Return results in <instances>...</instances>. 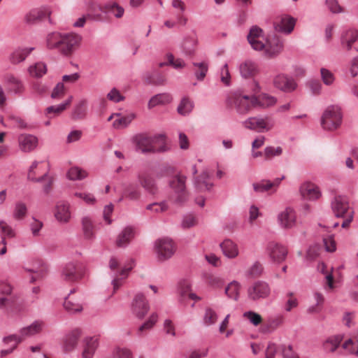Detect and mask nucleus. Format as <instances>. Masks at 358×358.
Segmentation results:
<instances>
[{
	"label": "nucleus",
	"instance_id": "obj_56",
	"mask_svg": "<svg viewBox=\"0 0 358 358\" xmlns=\"http://www.w3.org/2000/svg\"><path fill=\"white\" fill-rule=\"evenodd\" d=\"M217 320L216 312L211 308H206L203 315V322L206 325L210 326L214 324Z\"/></svg>",
	"mask_w": 358,
	"mask_h": 358
},
{
	"label": "nucleus",
	"instance_id": "obj_24",
	"mask_svg": "<svg viewBox=\"0 0 358 358\" xmlns=\"http://www.w3.org/2000/svg\"><path fill=\"white\" fill-rule=\"evenodd\" d=\"M300 193L305 199L314 201L321 196V192L319 187L314 183L306 182L301 185Z\"/></svg>",
	"mask_w": 358,
	"mask_h": 358
},
{
	"label": "nucleus",
	"instance_id": "obj_18",
	"mask_svg": "<svg viewBox=\"0 0 358 358\" xmlns=\"http://www.w3.org/2000/svg\"><path fill=\"white\" fill-rule=\"evenodd\" d=\"M270 292L271 289L268 285L262 281L255 282L248 289V296L252 300L266 298Z\"/></svg>",
	"mask_w": 358,
	"mask_h": 358
},
{
	"label": "nucleus",
	"instance_id": "obj_8",
	"mask_svg": "<svg viewBox=\"0 0 358 358\" xmlns=\"http://www.w3.org/2000/svg\"><path fill=\"white\" fill-rule=\"evenodd\" d=\"M48 164L44 162L34 161L28 171V179L41 182L48 178Z\"/></svg>",
	"mask_w": 358,
	"mask_h": 358
},
{
	"label": "nucleus",
	"instance_id": "obj_15",
	"mask_svg": "<svg viewBox=\"0 0 358 358\" xmlns=\"http://www.w3.org/2000/svg\"><path fill=\"white\" fill-rule=\"evenodd\" d=\"M273 85L278 90L289 93L294 91L297 84L294 79L285 74H279L273 79Z\"/></svg>",
	"mask_w": 358,
	"mask_h": 358
},
{
	"label": "nucleus",
	"instance_id": "obj_12",
	"mask_svg": "<svg viewBox=\"0 0 358 358\" xmlns=\"http://www.w3.org/2000/svg\"><path fill=\"white\" fill-rule=\"evenodd\" d=\"M331 209L338 217H345V215L353 213L350 209L348 199L343 196H336L331 201Z\"/></svg>",
	"mask_w": 358,
	"mask_h": 358
},
{
	"label": "nucleus",
	"instance_id": "obj_34",
	"mask_svg": "<svg viewBox=\"0 0 358 358\" xmlns=\"http://www.w3.org/2000/svg\"><path fill=\"white\" fill-rule=\"evenodd\" d=\"M295 19L289 16L282 17L279 22H275L274 27L277 31L289 34L294 29Z\"/></svg>",
	"mask_w": 358,
	"mask_h": 358
},
{
	"label": "nucleus",
	"instance_id": "obj_13",
	"mask_svg": "<svg viewBox=\"0 0 358 358\" xmlns=\"http://www.w3.org/2000/svg\"><path fill=\"white\" fill-rule=\"evenodd\" d=\"M266 251L270 259L276 263L285 261L287 255L286 247L275 242H270L267 245Z\"/></svg>",
	"mask_w": 358,
	"mask_h": 358
},
{
	"label": "nucleus",
	"instance_id": "obj_42",
	"mask_svg": "<svg viewBox=\"0 0 358 358\" xmlns=\"http://www.w3.org/2000/svg\"><path fill=\"white\" fill-rule=\"evenodd\" d=\"M141 191L140 189L134 185H129L127 187L122 196L120 197L118 202L122 201L124 199H128L132 201H137L141 197Z\"/></svg>",
	"mask_w": 358,
	"mask_h": 358
},
{
	"label": "nucleus",
	"instance_id": "obj_10",
	"mask_svg": "<svg viewBox=\"0 0 358 358\" xmlns=\"http://www.w3.org/2000/svg\"><path fill=\"white\" fill-rule=\"evenodd\" d=\"M16 299L12 293L11 286L6 282H0V309L8 310L15 303Z\"/></svg>",
	"mask_w": 358,
	"mask_h": 358
},
{
	"label": "nucleus",
	"instance_id": "obj_39",
	"mask_svg": "<svg viewBox=\"0 0 358 358\" xmlns=\"http://www.w3.org/2000/svg\"><path fill=\"white\" fill-rule=\"evenodd\" d=\"M196 188L199 191L209 190L213 186L209 179V173L205 170L195 179Z\"/></svg>",
	"mask_w": 358,
	"mask_h": 358
},
{
	"label": "nucleus",
	"instance_id": "obj_19",
	"mask_svg": "<svg viewBox=\"0 0 358 358\" xmlns=\"http://www.w3.org/2000/svg\"><path fill=\"white\" fill-rule=\"evenodd\" d=\"M131 308L136 317L143 318L149 310V305L145 296L142 294H137L133 300Z\"/></svg>",
	"mask_w": 358,
	"mask_h": 358
},
{
	"label": "nucleus",
	"instance_id": "obj_29",
	"mask_svg": "<svg viewBox=\"0 0 358 358\" xmlns=\"http://www.w3.org/2000/svg\"><path fill=\"white\" fill-rule=\"evenodd\" d=\"M64 308L69 313H76L83 310V303L80 298L73 295V291L69 294L64 302Z\"/></svg>",
	"mask_w": 358,
	"mask_h": 358
},
{
	"label": "nucleus",
	"instance_id": "obj_63",
	"mask_svg": "<svg viewBox=\"0 0 358 358\" xmlns=\"http://www.w3.org/2000/svg\"><path fill=\"white\" fill-rule=\"evenodd\" d=\"M74 196L79 198L84 201L88 205H93L96 203V200L94 196L89 192H79L74 193Z\"/></svg>",
	"mask_w": 358,
	"mask_h": 358
},
{
	"label": "nucleus",
	"instance_id": "obj_48",
	"mask_svg": "<svg viewBox=\"0 0 358 358\" xmlns=\"http://www.w3.org/2000/svg\"><path fill=\"white\" fill-rule=\"evenodd\" d=\"M193 66H194V75L196 78L202 80L206 77V75L208 72V64L205 62H194Z\"/></svg>",
	"mask_w": 358,
	"mask_h": 358
},
{
	"label": "nucleus",
	"instance_id": "obj_33",
	"mask_svg": "<svg viewBox=\"0 0 358 358\" xmlns=\"http://www.w3.org/2000/svg\"><path fill=\"white\" fill-rule=\"evenodd\" d=\"M178 293L181 299L189 298L192 300L198 301L201 298L193 293L191 289V283L187 280H182L178 284Z\"/></svg>",
	"mask_w": 358,
	"mask_h": 358
},
{
	"label": "nucleus",
	"instance_id": "obj_61",
	"mask_svg": "<svg viewBox=\"0 0 358 358\" xmlns=\"http://www.w3.org/2000/svg\"><path fill=\"white\" fill-rule=\"evenodd\" d=\"M254 191L256 192H264L272 189L271 181L262 180L259 182L253 183Z\"/></svg>",
	"mask_w": 358,
	"mask_h": 358
},
{
	"label": "nucleus",
	"instance_id": "obj_53",
	"mask_svg": "<svg viewBox=\"0 0 358 358\" xmlns=\"http://www.w3.org/2000/svg\"><path fill=\"white\" fill-rule=\"evenodd\" d=\"M8 83L10 85V90L15 93H20L23 90V85L22 82L15 76L10 75L6 78Z\"/></svg>",
	"mask_w": 358,
	"mask_h": 358
},
{
	"label": "nucleus",
	"instance_id": "obj_50",
	"mask_svg": "<svg viewBox=\"0 0 358 358\" xmlns=\"http://www.w3.org/2000/svg\"><path fill=\"white\" fill-rule=\"evenodd\" d=\"M145 80L147 83L154 85H164L166 83V78L158 73H155L152 75L146 73Z\"/></svg>",
	"mask_w": 358,
	"mask_h": 358
},
{
	"label": "nucleus",
	"instance_id": "obj_26",
	"mask_svg": "<svg viewBox=\"0 0 358 358\" xmlns=\"http://www.w3.org/2000/svg\"><path fill=\"white\" fill-rule=\"evenodd\" d=\"M51 11L49 8H43V9H34L26 14L24 20L28 24H33L38 20L43 19L45 16H48V21L52 23L50 18Z\"/></svg>",
	"mask_w": 358,
	"mask_h": 358
},
{
	"label": "nucleus",
	"instance_id": "obj_46",
	"mask_svg": "<svg viewBox=\"0 0 358 358\" xmlns=\"http://www.w3.org/2000/svg\"><path fill=\"white\" fill-rule=\"evenodd\" d=\"M29 73L34 78H41L47 72V66L43 62H37L29 67Z\"/></svg>",
	"mask_w": 358,
	"mask_h": 358
},
{
	"label": "nucleus",
	"instance_id": "obj_36",
	"mask_svg": "<svg viewBox=\"0 0 358 358\" xmlns=\"http://www.w3.org/2000/svg\"><path fill=\"white\" fill-rule=\"evenodd\" d=\"M134 236L133 228L127 227L124 228L118 235L116 240V245L120 248L127 246Z\"/></svg>",
	"mask_w": 358,
	"mask_h": 358
},
{
	"label": "nucleus",
	"instance_id": "obj_27",
	"mask_svg": "<svg viewBox=\"0 0 358 358\" xmlns=\"http://www.w3.org/2000/svg\"><path fill=\"white\" fill-rule=\"evenodd\" d=\"M262 34V29L257 26H253L250 30L248 35V41L251 45L252 48L255 50H263L265 45L258 38L261 36Z\"/></svg>",
	"mask_w": 358,
	"mask_h": 358
},
{
	"label": "nucleus",
	"instance_id": "obj_2",
	"mask_svg": "<svg viewBox=\"0 0 358 358\" xmlns=\"http://www.w3.org/2000/svg\"><path fill=\"white\" fill-rule=\"evenodd\" d=\"M132 141L136 149L143 154L164 152L169 150L166 136L162 134H138L133 137Z\"/></svg>",
	"mask_w": 358,
	"mask_h": 358
},
{
	"label": "nucleus",
	"instance_id": "obj_58",
	"mask_svg": "<svg viewBox=\"0 0 358 358\" xmlns=\"http://www.w3.org/2000/svg\"><path fill=\"white\" fill-rule=\"evenodd\" d=\"M0 231L1 234V240L4 238H13L15 236V233L12 227L8 225L5 221H0Z\"/></svg>",
	"mask_w": 358,
	"mask_h": 358
},
{
	"label": "nucleus",
	"instance_id": "obj_23",
	"mask_svg": "<svg viewBox=\"0 0 358 358\" xmlns=\"http://www.w3.org/2000/svg\"><path fill=\"white\" fill-rule=\"evenodd\" d=\"M71 205L67 201H59L55 210V217L60 223H68L71 218Z\"/></svg>",
	"mask_w": 358,
	"mask_h": 358
},
{
	"label": "nucleus",
	"instance_id": "obj_52",
	"mask_svg": "<svg viewBox=\"0 0 358 358\" xmlns=\"http://www.w3.org/2000/svg\"><path fill=\"white\" fill-rule=\"evenodd\" d=\"M9 120H10V122L8 124H7L4 122V119L3 117L1 118V122L4 126L17 127L22 128V129L27 127V124L22 119H21L20 117H19L17 116H15L13 115H10Z\"/></svg>",
	"mask_w": 358,
	"mask_h": 358
},
{
	"label": "nucleus",
	"instance_id": "obj_4",
	"mask_svg": "<svg viewBox=\"0 0 358 358\" xmlns=\"http://www.w3.org/2000/svg\"><path fill=\"white\" fill-rule=\"evenodd\" d=\"M133 262L128 264L121 266L120 260L116 257H112L108 262V267L112 271H116L115 277L112 280L113 293H115L124 284L128 277L130 271L132 269Z\"/></svg>",
	"mask_w": 358,
	"mask_h": 358
},
{
	"label": "nucleus",
	"instance_id": "obj_37",
	"mask_svg": "<svg viewBox=\"0 0 358 358\" xmlns=\"http://www.w3.org/2000/svg\"><path fill=\"white\" fill-rule=\"evenodd\" d=\"M239 71L243 78L252 77L257 73V66L254 62L246 60L240 64Z\"/></svg>",
	"mask_w": 358,
	"mask_h": 358
},
{
	"label": "nucleus",
	"instance_id": "obj_7",
	"mask_svg": "<svg viewBox=\"0 0 358 358\" xmlns=\"http://www.w3.org/2000/svg\"><path fill=\"white\" fill-rule=\"evenodd\" d=\"M84 275V266L78 262H69L65 265L62 271V279L68 282L80 280Z\"/></svg>",
	"mask_w": 358,
	"mask_h": 358
},
{
	"label": "nucleus",
	"instance_id": "obj_44",
	"mask_svg": "<svg viewBox=\"0 0 358 358\" xmlns=\"http://www.w3.org/2000/svg\"><path fill=\"white\" fill-rule=\"evenodd\" d=\"M82 226L85 238H92L94 236V226L92 219L87 216L83 217Z\"/></svg>",
	"mask_w": 358,
	"mask_h": 358
},
{
	"label": "nucleus",
	"instance_id": "obj_38",
	"mask_svg": "<svg viewBox=\"0 0 358 358\" xmlns=\"http://www.w3.org/2000/svg\"><path fill=\"white\" fill-rule=\"evenodd\" d=\"M140 185L149 192L154 194L156 191L155 180L146 173H140L138 176Z\"/></svg>",
	"mask_w": 358,
	"mask_h": 358
},
{
	"label": "nucleus",
	"instance_id": "obj_54",
	"mask_svg": "<svg viewBox=\"0 0 358 358\" xmlns=\"http://www.w3.org/2000/svg\"><path fill=\"white\" fill-rule=\"evenodd\" d=\"M157 315L156 313H152L149 317L148 320L139 327L138 334L141 335L144 331L151 329L157 322Z\"/></svg>",
	"mask_w": 358,
	"mask_h": 358
},
{
	"label": "nucleus",
	"instance_id": "obj_47",
	"mask_svg": "<svg viewBox=\"0 0 358 358\" xmlns=\"http://www.w3.org/2000/svg\"><path fill=\"white\" fill-rule=\"evenodd\" d=\"M87 176L88 173L86 171L78 166L71 167L67 173V177L71 180H81Z\"/></svg>",
	"mask_w": 358,
	"mask_h": 358
},
{
	"label": "nucleus",
	"instance_id": "obj_25",
	"mask_svg": "<svg viewBox=\"0 0 358 358\" xmlns=\"http://www.w3.org/2000/svg\"><path fill=\"white\" fill-rule=\"evenodd\" d=\"M81 334V330L76 329L66 336L63 341V349L66 352H71L76 348Z\"/></svg>",
	"mask_w": 358,
	"mask_h": 358
},
{
	"label": "nucleus",
	"instance_id": "obj_21",
	"mask_svg": "<svg viewBox=\"0 0 358 358\" xmlns=\"http://www.w3.org/2000/svg\"><path fill=\"white\" fill-rule=\"evenodd\" d=\"M283 41L278 36H273L267 41L264 47V55L268 58L277 57L283 50Z\"/></svg>",
	"mask_w": 358,
	"mask_h": 358
},
{
	"label": "nucleus",
	"instance_id": "obj_31",
	"mask_svg": "<svg viewBox=\"0 0 358 358\" xmlns=\"http://www.w3.org/2000/svg\"><path fill=\"white\" fill-rule=\"evenodd\" d=\"M99 345V338L96 336L86 338L84 341L83 358H92Z\"/></svg>",
	"mask_w": 358,
	"mask_h": 358
},
{
	"label": "nucleus",
	"instance_id": "obj_28",
	"mask_svg": "<svg viewBox=\"0 0 358 358\" xmlns=\"http://www.w3.org/2000/svg\"><path fill=\"white\" fill-rule=\"evenodd\" d=\"M358 38V31L355 29H349L344 31L341 36V44L343 48L350 50L352 44Z\"/></svg>",
	"mask_w": 358,
	"mask_h": 358
},
{
	"label": "nucleus",
	"instance_id": "obj_59",
	"mask_svg": "<svg viewBox=\"0 0 358 358\" xmlns=\"http://www.w3.org/2000/svg\"><path fill=\"white\" fill-rule=\"evenodd\" d=\"M243 317L248 320L254 326H259L262 324L263 319L262 316L254 311H248L243 313Z\"/></svg>",
	"mask_w": 358,
	"mask_h": 358
},
{
	"label": "nucleus",
	"instance_id": "obj_5",
	"mask_svg": "<svg viewBox=\"0 0 358 358\" xmlns=\"http://www.w3.org/2000/svg\"><path fill=\"white\" fill-rule=\"evenodd\" d=\"M186 178L182 175L175 176L170 181L173 192L170 200L176 204H182L186 201L188 194L185 187Z\"/></svg>",
	"mask_w": 358,
	"mask_h": 358
},
{
	"label": "nucleus",
	"instance_id": "obj_51",
	"mask_svg": "<svg viewBox=\"0 0 358 358\" xmlns=\"http://www.w3.org/2000/svg\"><path fill=\"white\" fill-rule=\"evenodd\" d=\"M27 213V208L24 203L17 202L16 203L13 211V217L15 220H23Z\"/></svg>",
	"mask_w": 358,
	"mask_h": 358
},
{
	"label": "nucleus",
	"instance_id": "obj_14",
	"mask_svg": "<svg viewBox=\"0 0 358 358\" xmlns=\"http://www.w3.org/2000/svg\"><path fill=\"white\" fill-rule=\"evenodd\" d=\"M19 149L23 152H31L38 146V138L30 134H21L17 137Z\"/></svg>",
	"mask_w": 358,
	"mask_h": 358
},
{
	"label": "nucleus",
	"instance_id": "obj_30",
	"mask_svg": "<svg viewBox=\"0 0 358 358\" xmlns=\"http://www.w3.org/2000/svg\"><path fill=\"white\" fill-rule=\"evenodd\" d=\"M222 253L229 259H235L239 255L238 245L230 239H226L220 243Z\"/></svg>",
	"mask_w": 358,
	"mask_h": 358
},
{
	"label": "nucleus",
	"instance_id": "obj_49",
	"mask_svg": "<svg viewBox=\"0 0 358 358\" xmlns=\"http://www.w3.org/2000/svg\"><path fill=\"white\" fill-rule=\"evenodd\" d=\"M62 36L63 35L57 32L49 34L47 36V47L49 49H58L59 45H61V41H62Z\"/></svg>",
	"mask_w": 358,
	"mask_h": 358
},
{
	"label": "nucleus",
	"instance_id": "obj_20",
	"mask_svg": "<svg viewBox=\"0 0 358 358\" xmlns=\"http://www.w3.org/2000/svg\"><path fill=\"white\" fill-rule=\"evenodd\" d=\"M24 269L30 275L29 282L31 283L43 278L48 271L47 266L41 260L36 261L30 268H25Z\"/></svg>",
	"mask_w": 358,
	"mask_h": 358
},
{
	"label": "nucleus",
	"instance_id": "obj_17",
	"mask_svg": "<svg viewBox=\"0 0 358 358\" xmlns=\"http://www.w3.org/2000/svg\"><path fill=\"white\" fill-rule=\"evenodd\" d=\"M278 220L280 227L285 229L293 228L296 224V215L292 208H286L280 212L278 216Z\"/></svg>",
	"mask_w": 358,
	"mask_h": 358
},
{
	"label": "nucleus",
	"instance_id": "obj_41",
	"mask_svg": "<svg viewBox=\"0 0 358 358\" xmlns=\"http://www.w3.org/2000/svg\"><path fill=\"white\" fill-rule=\"evenodd\" d=\"M241 287L240 283L234 280L226 286L224 294L227 298L237 301L239 298Z\"/></svg>",
	"mask_w": 358,
	"mask_h": 358
},
{
	"label": "nucleus",
	"instance_id": "obj_32",
	"mask_svg": "<svg viewBox=\"0 0 358 358\" xmlns=\"http://www.w3.org/2000/svg\"><path fill=\"white\" fill-rule=\"evenodd\" d=\"M285 322V318L282 315H277L273 317L268 318L264 325L262 327V332L264 334H269L278 328L282 326Z\"/></svg>",
	"mask_w": 358,
	"mask_h": 358
},
{
	"label": "nucleus",
	"instance_id": "obj_3",
	"mask_svg": "<svg viewBox=\"0 0 358 358\" xmlns=\"http://www.w3.org/2000/svg\"><path fill=\"white\" fill-rule=\"evenodd\" d=\"M43 323L40 321H36L29 326L22 328L17 334H10L3 338V342L6 344L13 343L10 349H3L1 350V357H4L13 353L17 348V345L24 341L27 338L33 336L42 331Z\"/></svg>",
	"mask_w": 358,
	"mask_h": 358
},
{
	"label": "nucleus",
	"instance_id": "obj_57",
	"mask_svg": "<svg viewBox=\"0 0 358 358\" xmlns=\"http://www.w3.org/2000/svg\"><path fill=\"white\" fill-rule=\"evenodd\" d=\"M105 10L112 13L115 17L120 18L124 14V8L116 3H109L105 6Z\"/></svg>",
	"mask_w": 358,
	"mask_h": 358
},
{
	"label": "nucleus",
	"instance_id": "obj_64",
	"mask_svg": "<svg viewBox=\"0 0 358 358\" xmlns=\"http://www.w3.org/2000/svg\"><path fill=\"white\" fill-rule=\"evenodd\" d=\"M283 358H299L298 355L294 351L292 345H282L280 346Z\"/></svg>",
	"mask_w": 358,
	"mask_h": 358
},
{
	"label": "nucleus",
	"instance_id": "obj_43",
	"mask_svg": "<svg viewBox=\"0 0 358 358\" xmlns=\"http://www.w3.org/2000/svg\"><path fill=\"white\" fill-rule=\"evenodd\" d=\"M204 279L208 286L215 289H221L224 284V280L222 277L212 273L206 274Z\"/></svg>",
	"mask_w": 358,
	"mask_h": 358
},
{
	"label": "nucleus",
	"instance_id": "obj_16",
	"mask_svg": "<svg viewBox=\"0 0 358 358\" xmlns=\"http://www.w3.org/2000/svg\"><path fill=\"white\" fill-rule=\"evenodd\" d=\"M80 37L78 35L68 34L63 35L62 41L58 50L64 55L71 54L78 45Z\"/></svg>",
	"mask_w": 358,
	"mask_h": 358
},
{
	"label": "nucleus",
	"instance_id": "obj_62",
	"mask_svg": "<svg viewBox=\"0 0 358 358\" xmlns=\"http://www.w3.org/2000/svg\"><path fill=\"white\" fill-rule=\"evenodd\" d=\"M286 296L287 299L285 305V310L287 312H290L298 306V300L292 292L287 293Z\"/></svg>",
	"mask_w": 358,
	"mask_h": 358
},
{
	"label": "nucleus",
	"instance_id": "obj_55",
	"mask_svg": "<svg viewBox=\"0 0 358 358\" xmlns=\"http://www.w3.org/2000/svg\"><path fill=\"white\" fill-rule=\"evenodd\" d=\"M194 108L193 101L187 96H184L177 108V112H191Z\"/></svg>",
	"mask_w": 358,
	"mask_h": 358
},
{
	"label": "nucleus",
	"instance_id": "obj_35",
	"mask_svg": "<svg viewBox=\"0 0 358 358\" xmlns=\"http://www.w3.org/2000/svg\"><path fill=\"white\" fill-rule=\"evenodd\" d=\"M173 100L169 93H162L153 96L148 102V108L152 109L158 106H164L171 103Z\"/></svg>",
	"mask_w": 358,
	"mask_h": 358
},
{
	"label": "nucleus",
	"instance_id": "obj_60",
	"mask_svg": "<svg viewBox=\"0 0 358 358\" xmlns=\"http://www.w3.org/2000/svg\"><path fill=\"white\" fill-rule=\"evenodd\" d=\"M342 346L350 354L358 357V341H354L352 339H348L344 342Z\"/></svg>",
	"mask_w": 358,
	"mask_h": 358
},
{
	"label": "nucleus",
	"instance_id": "obj_45",
	"mask_svg": "<svg viewBox=\"0 0 358 358\" xmlns=\"http://www.w3.org/2000/svg\"><path fill=\"white\" fill-rule=\"evenodd\" d=\"M343 341V336L336 335L328 338L324 343V348L328 352H334Z\"/></svg>",
	"mask_w": 358,
	"mask_h": 358
},
{
	"label": "nucleus",
	"instance_id": "obj_40",
	"mask_svg": "<svg viewBox=\"0 0 358 358\" xmlns=\"http://www.w3.org/2000/svg\"><path fill=\"white\" fill-rule=\"evenodd\" d=\"M34 50V48H18L13 51L10 56V61L13 64H18L24 61L26 57Z\"/></svg>",
	"mask_w": 358,
	"mask_h": 358
},
{
	"label": "nucleus",
	"instance_id": "obj_22",
	"mask_svg": "<svg viewBox=\"0 0 358 358\" xmlns=\"http://www.w3.org/2000/svg\"><path fill=\"white\" fill-rule=\"evenodd\" d=\"M342 120L341 113H323L321 124L326 130H334L341 125Z\"/></svg>",
	"mask_w": 358,
	"mask_h": 358
},
{
	"label": "nucleus",
	"instance_id": "obj_1",
	"mask_svg": "<svg viewBox=\"0 0 358 358\" xmlns=\"http://www.w3.org/2000/svg\"><path fill=\"white\" fill-rule=\"evenodd\" d=\"M260 92L259 84L254 81L252 94H244L240 90L231 92L227 98V103L237 110H250L254 109H264L273 106L276 99L267 94H257Z\"/></svg>",
	"mask_w": 358,
	"mask_h": 358
},
{
	"label": "nucleus",
	"instance_id": "obj_9",
	"mask_svg": "<svg viewBox=\"0 0 358 358\" xmlns=\"http://www.w3.org/2000/svg\"><path fill=\"white\" fill-rule=\"evenodd\" d=\"M245 128L255 130L258 132L270 130L273 124L271 119L266 117L262 118L259 116L250 117L243 122Z\"/></svg>",
	"mask_w": 358,
	"mask_h": 358
},
{
	"label": "nucleus",
	"instance_id": "obj_11",
	"mask_svg": "<svg viewBox=\"0 0 358 358\" xmlns=\"http://www.w3.org/2000/svg\"><path fill=\"white\" fill-rule=\"evenodd\" d=\"M135 117L134 113H110L106 119L111 122L113 128L122 129L127 127Z\"/></svg>",
	"mask_w": 358,
	"mask_h": 358
},
{
	"label": "nucleus",
	"instance_id": "obj_6",
	"mask_svg": "<svg viewBox=\"0 0 358 358\" xmlns=\"http://www.w3.org/2000/svg\"><path fill=\"white\" fill-rule=\"evenodd\" d=\"M176 245L173 241L168 238L157 240L155 244V252L159 262H165L169 259L175 253Z\"/></svg>",
	"mask_w": 358,
	"mask_h": 358
}]
</instances>
